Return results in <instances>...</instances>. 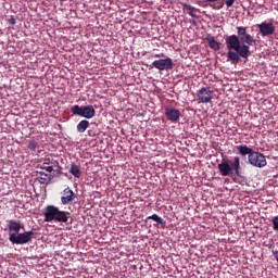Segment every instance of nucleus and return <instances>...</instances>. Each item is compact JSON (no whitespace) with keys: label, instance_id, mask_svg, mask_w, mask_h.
Segmentation results:
<instances>
[{"label":"nucleus","instance_id":"f257e3e1","mask_svg":"<svg viewBox=\"0 0 278 278\" xmlns=\"http://www.w3.org/2000/svg\"><path fill=\"white\" fill-rule=\"evenodd\" d=\"M237 35L225 37L226 47L228 49L227 58L232 64H238L240 59L248 60L251 55V47L256 45L257 40L247 31V27L237 26Z\"/></svg>","mask_w":278,"mask_h":278},{"label":"nucleus","instance_id":"f03ea898","mask_svg":"<svg viewBox=\"0 0 278 278\" xmlns=\"http://www.w3.org/2000/svg\"><path fill=\"white\" fill-rule=\"evenodd\" d=\"M217 168L222 177H230V175H237L240 177V157L235 156L233 160H223L222 163L217 165Z\"/></svg>","mask_w":278,"mask_h":278},{"label":"nucleus","instance_id":"7ed1b4c3","mask_svg":"<svg viewBox=\"0 0 278 278\" xmlns=\"http://www.w3.org/2000/svg\"><path fill=\"white\" fill-rule=\"evenodd\" d=\"M43 216L46 223H51L53 220H55V223H68L71 213L66 211H60L58 206L48 205L46 206Z\"/></svg>","mask_w":278,"mask_h":278},{"label":"nucleus","instance_id":"20e7f679","mask_svg":"<svg viewBox=\"0 0 278 278\" xmlns=\"http://www.w3.org/2000/svg\"><path fill=\"white\" fill-rule=\"evenodd\" d=\"M71 112L74 116H81L87 119L94 118V115L97 114V111L92 105L79 106L78 104H75L71 108Z\"/></svg>","mask_w":278,"mask_h":278},{"label":"nucleus","instance_id":"39448f33","mask_svg":"<svg viewBox=\"0 0 278 278\" xmlns=\"http://www.w3.org/2000/svg\"><path fill=\"white\" fill-rule=\"evenodd\" d=\"M35 236L34 230H28L25 232L10 233L9 240L13 244H28Z\"/></svg>","mask_w":278,"mask_h":278},{"label":"nucleus","instance_id":"423d86ee","mask_svg":"<svg viewBox=\"0 0 278 278\" xmlns=\"http://www.w3.org/2000/svg\"><path fill=\"white\" fill-rule=\"evenodd\" d=\"M248 162L251 166H255V168H264L266 164V156L261 152L254 151L251 155L248 156Z\"/></svg>","mask_w":278,"mask_h":278},{"label":"nucleus","instance_id":"0eeeda50","mask_svg":"<svg viewBox=\"0 0 278 278\" xmlns=\"http://www.w3.org/2000/svg\"><path fill=\"white\" fill-rule=\"evenodd\" d=\"M152 67L157 71H173V59H160L152 62Z\"/></svg>","mask_w":278,"mask_h":278},{"label":"nucleus","instance_id":"6e6552de","mask_svg":"<svg viewBox=\"0 0 278 278\" xmlns=\"http://www.w3.org/2000/svg\"><path fill=\"white\" fill-rule=\"evenodd\" d=\"M256 27L263 38H266L267 36H273V34H275V24H273L271 22H263L261 24H257Z\"/></svg>","mask_w":278,"mask_h":278},{"label":"nucleus","instance_id":"1a4fd4ad","mask_svg":"<svg viewBox=\"0 0 278 278\" xmlns=\"http://www.w3.org/2000/svg\"><path fill=\"white\" fill-rule=\"evenodd\" d=\"M199 103H212V89L210 87H202L197 92Z\"/></svg>","mask_w":278,"mask_h":278},{"label":"nucleus","instance_id":"9d476101","mask_svg":"<svg viewBox=\"0 0 278 278\" xmlns=\"http://www.w3.org/2000/svg\"><path fill=\"white\" fill-rule=\"evenodd\" d=\"M77 199V194L71 190L70 187L65 188L62 192L61 203L62 205H71L72 202Z\"/></svg>","mask_w":278,"mask_h":278},{"label":"nucleus","instance_id":"9b49d317","mask_svg":"<svg viewBox=\"0 0 278 278\" xmlns=\"http://www.w3.org/2000/svg\"><path fill=\"white\" fill-rule=\"evenodd\" d=\"M165 116L168 118L172 123H178L181 112L173 106L165 108Z\"/></svg>","mask_w":278,"mask_h":278},{"label":"nucleus","instance_id":"f8f14e48","mask_svg":"<svg viewBox=\"0 0 278 278\" xmlns=\"http://www.w3.org/2000/svg\"><path fill=\"white\" fill-rule=\"evenodd\" d=\"M36 177L39 184H43V185L51 184V180L53 179V175H51V173H45V172H37Z\"/></svg>","mask_w":278,"mask_h":278},{"label":"nucleus","instance_id":"ddd939ff","mask_svg":"<svg viewBox=\"0 0 278 278\" xmlns=\"http://www.w3.org/2000/svg\"><path fill=\"white\" fill-rule=\"evenodd\" d=\"M58 166V161H51V159H46L43 163L40 165L41 170H46V173H53V168Z\"/></svg>","mask_w":278,"mask_h":278},{"label":"nucleus","instance_id":"4468645a","mask_svg":"<svg viewBox=\"0 0 278 278\" xmlns=\"http://www.w3.org/2000/svg\"><path fill=\"white\" fill-rule=\"evenodd\" d=\"M205 42L213 51H220V42L216 41V38L212 35H206Z\"/></svg>","mask_w":278,"mask_h":278},{"label":"nucleus","instance_id":"2eb2a0df","mask_svg":"<svg viewBox=\"0 0 278 278\" xmlns=\"http://www.w3.org/2000/svg\"><path fill=\"white\" fill-rule=\"evenodd\" d=\"M8 229L10 233H18L23 229V225H21V222L10 219L8 220Z\"/></svg>","mask_w":278,"mask_h":278},{"label":"nucleus","instance_id":"dca6fc26","mask_svg":"<svg viewBox=\"0 0 278 278\" xmlns=\"http://www.w3.org/2000/svg\"><path fill=\"white\" fill-rule=\"evenodd\" d=\"M237 150L239 154L242 155L243 157L247 155L249 157V155H251L255 151L247 144L237 146Z\"/></svg>","mask_w":278,"mask_h":278},{"label":"nucleus","instance_id":"f3484780","mask_svg":"<svg viewBox=\"0 0 278 278\" xmlns=\"http://www.w3.org/2000/svg\"><path fill=\"white\" fill-rule=\"evenodd\" d=\"M182 10L186 12V14H190L192 18H197V13L199 12V9L188 4V3H182Z\"/></svg>","mask_w":278,"mask_h":278},{"label":"nucleus","instance_id":"a211bd4d","mask_svg":"<svg viewBox=\"0 0 278 278\" xmlns=\"http://www.w3.org/2000/svg\"><path fill=\"white\" fill-rule=\"evenodd\" d=\"M205 3H213L210 4V8L213 10H223V8H225V2H223V0H205Z\"/></svg>","mask_w":278,"mask_h":278},{"label":"nucleus","instance_id":"6ab92c4d","mask_svg":"<svg viewBox=\"0 0 278 278\" xmlns=\"http://www.w3.org/2000/svg\"><path fill=\"white\" fill-rule=\"evenodd\" d=\"M90 127V122H88V119H81L77 126L76 129L78 131V134H84L86 131V129H88Z\"/></svg>","mask_w":278,"mask_h":278},{"label":"nucleus","instance_id":"aec40b11","mask_svg":"<svg viewBox=\"0 0 278 278\" xmlns=\"http://www.w3.org/2000/svg\"><path fill=\"white\" fill-rule=\"evenodd\" d=\"M148 220H154V223H157V225H162V227H166V222L163 220V218L160 217L157 214L148 216Z\"/></svg>","mask_w":278,"mask_h":278},{"label":"nucleus","instance_id":"412c9836","mask_svg":"<svg viewBox=\"0 0 278 278\" xmlns=\"http://www.w3.org/2000/svg\"><path fill=\"white\" fill-rule=\"evenodd\" d=\"M70 173L76 177V179H79V177H81V169L75 165V164H72L71 165V169H70Z\"/></svg>","mask_w":278,"mask_h":278},{"label":"nucleus","instance_id":"4be33fe9","mask_svg":"<svg viewBox=\"0 0 278 278\" xmlns=\"http://www.w3.org/2000/svg\"><path fill=\"white\" fill-rule=\"evenodd\" d=\"M28 149L29 151H36L38 149V143L36 140L28 141Z\"/></svg>","mask_w":278,"mask_h":278},{"label":"nucleus","instance_id":"5701e85b","mask_svg":"<svg viewBox=\"0 0 278 278\" xmlns=\"http://www.w3.org/2000/svg\"><path fill=\"white\" fill-rule=\"evenodd\" d=\"M271 224L274 231H278V216L273 217Z\"/></svg>","mask_w":278,"mask_h":278},{"label":"nucleus","instance_id":"b1692460","mask_svg":"<svg viewBox=\"0 0 278 278\" xmlns=\"http://www.w3.org/2000/svg\"><path fill=\"white\" fill-rule=\"evenodd\" d=\"M236 3V0H226V7L231 8Z\"/></svg>","mask_w":278,"mask_h":278},{"label":"nucleus","instance_id":"393cba45","mask_svg":"<svg viewBox=\"0 0 278 278\" xmlns=\"http://www.w3.org/2000/svg\"><path fill=\"white\" fill-rule=\"evenodd\" d=\"M10 25H16V20L14 17H11L9 20Z\"/></svg>","mask_w":278,"mask_h":278},{"label":"nucleus","instance_id":"a878e982","mask_svg":"<svg viewBox=\"0 0 278 278\" xmlns=\"http://www.w3.org/2000/svg\"><path fill=\"white\" fill-rule=\"evenodd\" d=\"M153 58H164V54H154Z\"/></svg>","mask_w":278,"mask_h":278},{"label":"nucleus","instance_id":"bb28decb","mask_svg":"<svg viewBox=\"0 0 278 278\" xmlns=\"http://www.w3.org/2000/svg\"><path fill=\"white\" fill-rule=\"evenodd\" d=\"M273 255H274L275 257H277L278 251H277V250L273 251Z\"/></svg>","mask_w":278,"mask_h":278},{"label":"nucleus","instance_id":"cd10ccee","mask_svg":"<svg viewBox=\"0 0 278 278\" xmlns=\"http://www.w3.org/2000/svg\"><path fill=\"white\" fill-rule=\"evenodd\" d=\"M197 3L198 5H202L203 8H205V5H203V1H198Z\"/></svg>","mask_w":278,"mask_h":278},{"label":"nucleus","instance_id":"c85d7f7f","mask_svg":"<svg viewBox=\"0 0 278 278\" xmlns=\"http://www.w3.org/2000/svg\"><path fill=\"white\" fill-rule=\"evenodd\" d=\"M276 261H277V263H278V255H276Z\"/></svg>","mask_w":278,"mask_h":278},{"label":"nucleus","instance_id":"c756f323","mask_svg":"<svg viewBox=\"0 0 278 278\" xmlns=\"http://www.w3.org/2000/svg\"><path fill=\"white\" fill-rule=\"evenodd\" d=\"M70 1H73V0H70Z\"/></svg>","mask_w":278,"mask_h":278}]
</instances>
